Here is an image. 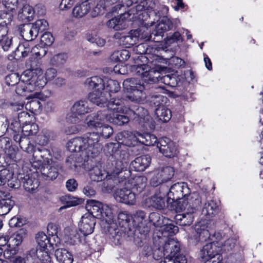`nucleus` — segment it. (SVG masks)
I'll return each instance as SVG.
<instances>
[{"label": "nucleus", "instance_id": "obj_10", "mask_svg": "<svg viewBox=\"0 0 263 263\" xmlns=\"http://www.w3.org/2000/svg\"><path fill=\"white\" fill-rule=\"evenodd\" d=\"M137 72V68H136ZM138 76L141 78V80L136 78H131L125 80L123 83V86L129 94L127 97L132 101H136L139 103H142L146 98L145 93L144 90L145 88L144 83L145 82L141 75L137 73Z\"/></svg>", "mask_w": 263, "mask_h": 263}, {"label": "nucleus", "instance_id": "obj_25", "mask_svg": "<svg viewBox=\"0 0 263 263\" xmlns=\"http://www.w3.org/2000/svg\"><path fill=\"white\" fill-rule=\"evenodd\" d=\"M0 144L5 149L7 158L10 159V161H8V163L16 162L20 159L18 149L14 147L10 146L9 138H2L0 139Z\"/></svg>", "mask_w": 263, "mask_h": 263}, {"label": "nucleus", "instance_id": "obj_24", "mask_svg": "<svg viewBox=\"0 0 263 263\" xmlns=\"http://www.w3.org/2000/svg\"><path fill=\"white\" fill-rule=\"evenodd\" d=\"M96 223V218L90 213H86L81 217L79 230L84 235H89L93 232Z\"/></svg>", "mask_w": 263, "mask_h": 263}, {"label": "nucleus", "instance_id": "obj_22", "mask_svg": "<svg viewBox=\"0 0 263 263\" xmlns=\"http://www.w3.org/2000/svg\"><path fill=\"white\" fill-rule=\"evenodd\" d=\"M150 220L153 222L154 224L158 226H160L161 231H162V234L165 236V234L168 235H172L175 234L178 231V227L175 226L172 222L170 223H166L163 226H161L160 220H163V217H160L159 214L157 213H152L149 215Z\"/></svg>", "mask_w": 263, "mask_h": 263}, {"label": "nucleus", "instance_id": "obj_5", "mask_svg": "<svg viewBox=\"0 0 263 263\" xmlns=\"http://www.w3.org/2000/svg\"><path fill=\"white\" fill-rule=\"evenodd\" d=\"M201 203V197L196 192L192 193L188 198L182 199L177 203V206L174 210L177 212H184L175 216L176 223L181 226H190L193 222V214Z\"/></svg>", "mask_w": 263, "mask_h": 263}, {"label": "nucleus", "instance_id": "obj_47", "mask_svg": "<svg viewBox=\"0 0 263 263\" xmlns=\"http://www.w3.org/2000/svg\"><path fill=\"white\" fill-rule=\"evenodd\" d=\"M33 14V8L28 5H26L18 11V16L22 20L30 21L32 18Z\"/></svg>", "mask_w": 263, "mask_h": 263}, {"label": "nucleus", "instance_id": "obj_27", "mask_svg": "<svg viewBox=\"0 0 263 263\" xmlns=\"http://www.w3.org/2000/svg\"><path fill=\"white\" fill-rule=\"evenodd\" d=\"M89 175L92 181L96 182L101 181L106 178L110 179L108 170L103 169L100 163L89 170Z\"/></svg>", "mask_w": 263, "mask_h": 263}, {"label": "nucleus", "instance_id": "obj_32", "mask_svg": "<svg viewBox=\"0 0 263 263\" xmlns=\"http://www.w3.org/2000/svg\"><path fill=\"white\" fill-rule=\"evenodd\" d=\"M12 45V37L6 27L0 26V46L4 51H8Z\"/></svg>", "mask_w": 263, "mask_h": 263}, {"label": "nucleus", "instance_id": "obj_34", "mask_svg": "<svg viewBox=\"0 0 263 263\" xmlns=\"http://www.w3.org/2000/svg\"><path fill=\"white\" fill-rule=\"evenodd\" d=\"M157 91L156 94L154 93L151 97L150 102L158 107L161 106H164L166 104L167 98L165 96H163L161 93H165L166 89L163 86H159L156 87Z\"/></svg>", "mask_w": 263, "mask_h": 263}, {"label": "nucleus", "instance_id": "obj_2", "mask_svg": "<svg viewBox=\"0 0 263 263\" xmlns=\"http://www.w3.org/2000/svg\"><path fill=\"white\" fill-rule=\"evenodd\" d=\"M123 5H117L114 7V11L119 13L118 9H121L122 7L130 6L133 3L136 5L131 8L128 12L124 13L118 17H115L107 23V26L116 30H120L125 29L128 26V23L134 21L137 19L143 20L141 15H148L147 11L152 8L147 6V0H124Z\"/></svg>", "mask_w": 263, "mask_h": 263}, {"label": "nucleus", "instance_id": "obj_49", "mask_svg": "<svg viewBox=\"0 0 263 263\" xmlns=\"http://www.w3.org/2000/svg\"><path fill=\"white\" fill-rule=\"evenodd\" d=\"M132 219V216L127 212H120L118 216V222L121 227L128 226V223Z\"/></svg>", "mask_w": 263, "mask_h": 263}, {"label": "nucleus", "instance_id": "obj_31", "mask_svg": "<svg viewBox=\"0 0 263 263\" xmlns=\"http://www.w3.org/2000/svg\"><path fill=\"white\" fill-rule=\"evenodd\" d=\"M151 159L148 155H143L136 158L130 164L132 168L137 172L144 171L149 165Z\"/></svg>", "mask_w": 263, "mask_h": 263}, {"label": "nucleus", "instance_id": "obj_17", "mask_svg": "<svg viewBox=\"0 0 263 263\" xmlns=\"http://www.w3.org/2000/svg\"><path fill=\"white\" fill-rule=\"evenodd\" d=\"M174 175V168L166 166L156 170L151 179L150 183L153 186H157L161 183L170 180Z\"/></svg>", "mask_w": 263, "mask_h": 263}, {"label": "nucleus", "instance_id": "obj_44", "mask_svg": "<svg viewBox=\"0 0 263 263\" xmlns=\"http://www.w3.org/2000/svg\"><path fill=\"white\" fill-rule=\"evenodd\" d=\"M120 85L119 83L114 80L109 79L106 81L105 82V88H104V91L102 93H108L109 96L107 97V99L111 97V95L109 92H116L120 89Z\"/></svg>", "mask_w": 263, "mask_h": 263}, {"label": "nucleus", "instance_id": "obj_19", "mask_svg": "<svg viewBox=\"0 0 263 263\" xmlns=\"http://www.w3.org/2000/svg\"><path fill=\"white\" fill-rule=\"evenodd\" d=\"M157 147L160 152L167 157H174L178 153L177 147L174 142L166 137L159 139L157 143Z\"/></svg>", "mask_w": 263, "mask_h": 263}, {"label": "nucleus", "instance_id": "obj_60", "mask_svg": "<svg viewBox=\"0 0 263 263\" xmlns=\"http://www.w3.org/2000/svg\"><path fill=\"white\" fill-rule=\"evenodd\" d=\"M108 231L109 232L110 237L113 241L115 244H117L119 243V241L121 238V234L119 232L118 229L114 228L111 226L109 228Z\"/></svg>", "mask_w": 263, "mask_h": 263}, {"label": "nucleus", "instance_id": "obj_45", "mask_svg": "<svg viewBox=\"0 0 263 263\" xmlns=\"http://www.w3.org/2000/svg\"><path fill=\"white\" fill-rule=\"evenodd\" d=\"M130 57L128 50L124 49L114 51L110 55V59L114 62L125 61Z\"/></svg>", "mask_w": 263, "mask_h": 263}, {"label": "nucleus", "instance_id": "obj_62", "mask_svg": "<svg viewBox=\"0 0 263 263\" xmlns=\"http://www.w3.org/2000/svg\"><path fill=\"white\" fill-rule=\"evenodd\" d=\"M236 240L234 238H229L227 239L222 245V242H220L221 246V250H223L224 251H229L232 250L236 244Z\"/></svg>", "mask_w": 263, "mask_h": 263}, {"label": "nucleus", "instance_id": "obj_41", "mask_svg": "<svg viewBox=\"0 0 263 263\" xmlns=\"http://www.w3.org/2000/svg\"><path fill=\"white\" fill-rule=\"evenodd\" d=\"M158 119L163 122H168L171 118V111L164 106H161L155 110Z\"/></svg>", "mask_w": 263, "mask_h": 263}, {"label": "nucleus", "instance_id": "obj_7", "mask_svg": "<svg viewBox=\"0 0 263 263\" xmlns=\"http://www.w3.org/2000/svg\"><path fill=\"white\" fill-rule=\"evenodd\" d=\"M87 89L92 90L89 94L90 102L100 107L104 106L107 102L108 93H102L105 88V81L101 78L95 76L87 79L84 83Z\"/></svg>", "mask_w": 263, "mask_h": 263}, {"label": "nucleus", "instance_id": "obj_61", "mask_svg": "<svg viewBox=\"0 0 263 263\" xmlns=\"http://www.w3.org/2000/svg\"><path fill=\"white\" fill-rule=\"evenodd\" d=\"M145 217L146 214L144 211L139 210L136 211L134 214L133 217H132V219L135 223H137L139 225V224L142 223L143 221L145 219Z\"/></svg>", "mask_w": 263, "mask_h": 263}, {"label": "nucleus", "instance_id": "obj_36", "mask_svg": "<svg viewBox=\"0 0 263 263\" xmlns=\"http://www.w3.org/2000/svg\"><path fill=\"white\" fill-rule=\"evenodd\" d=\"M103 204L98 201L94 200H89L87 202L86 205V208L89 212L88 213H90L95 218H99L100 215H102L101 210Z\"/></svg>", "mask_w": 263, "mask_h": 263}, {"label": "nucleus", "instance_id": "obj_57", "mask_svg": "<svg viewBox=\"0 0 263 263\" xmlns=\"http://www.w3.org/2000/svg\"><path fill=\"white\" fill-rule=\"evenodd\" d=\"M7 122H6V126H7V129H11L15 133H18L21 129V124L22 123L17 118L12 120L11 123H9V121L7 119Z\"/></svg>", "mask_w": 263, "mask_h": 263}, {"label": "nucleus", "instance_id": "obj_11", "mask_svg": "<svg viewBox=\"0 0 263 263\" xmlns=\"http://www.w3.org/2000/svg\"><path fill=\"white\" fill-rule=\"evenodd\" d=\"M137 73L141 75L143 80L147 84L155 83L161 81L166 85L174 86L175 84V78L170 75H165L161 77L160 72L151 68L147 65L142 64L137 67Z\"/></svg>", "mask_w": 263, "mask_h": 263}, {"label": "nucleus", "instance_id": "obj_20", "mask_svg": "<svg viewBox=\"0 0 263 263\" xmlns=\"http://www.w3.org/2000/svg\"><path fill=\"white\" fill-rule=\"evenodd\" d=\"M174 24L172 21L167 17L164 16L159 24L156 26L155 30L153 31L154 42H160L162 38L164 32L171 30Z\"/></svg>", "mask_w": 263, "mask_h": 263}, {"label": "nucleus", "instance_id": "obj_35", "mask_svg": "<svg viewBox=\"0 0 263 263\" xmlns=\"http://www.w3.org/2000/svg\"><path fill=\"white\" fill-rule=\"evenodd\" d=\"M54 255L59 263H72L73 261V255L66 249H57Z\"/></svg>", "mask_w": 263, "mask_h": 263}, {"label": "nucleus", "instance_id": "obj_37", "mask_svg": "<svg viewBox=\"0 0 263 263\" xmlns=\"http://www.w3.org/2000/svg\"><path fill=\"white\" fill-rule=\"evenodd\" d=\"M37 175L35 173L31 174V176L26 175L23 181V186L25 190L31 192L37 189L39 186V181L36 178Z\"/></svg>", "mask_w": 263, "mask_h": 263}, {"label": "nucleus", "instance_id": "obj_51", "mask_svg": "<svg viewBox=\"0 0 263 263\" xmlns=\"http://www.w3.org/2000/svg\"><path fill=\"white\" fill-rule=\"evenodd\" d=\"M41 105L37 100H33L27 102L25 105V109L32 114H36L41 109Z\"/></svg>", "mask_w": 263, "mask_h": 263}, {"label": "nucleus", "instance_id": "obj_30", "mask_svg": "<svg viewBox=\"0 0 263 263\" xmlns=\"http://www.w3.org/2000/svg\"><path fill=\"white\" fill-rule=\"evenodd\" d=\"M2 3L7 9V12L4 13L2 16H4V23L6 24L10 23L13 18V13L15 11L17 8L18 0H2Z\"/></svg>", "mask_w": 263, "mask_h": 263}, {"label": "nucleus", "instance_id": "obj_3", "mask_svg": "<svg viewBox=\"0 0 263 263\" xmlns=\"http://www.w3.org/2000/svg\"><path fill=\"white\" fill-rule=\"evenodd\" d=\"M195 231L198 237L197 241H204L208 239L212 241L204 245L200 251V256L202 261H208L218 255L221 251V244L219 242L222 237L221 234L220 233H214L211 236L208 221L206 220H202L197 222L195 226Z\"/></svg>", "mask_w": 263, "mask_h": 263}, {"label": "nucleus", "instance_id": "obj_53", "mask_svg": "<svg viewBox=\"0 0 263 263\" xmlns=\"http://www.w3.org/2000/svg\"><path fill=\"white\" fill-rule=\"evenodd\" d=\"M67 58V55L65 53L57 54L50 59V63L52 65L60 66L66 62Z\"/></svg>", "mask_w": 263, "mask_h": 263}, {"label": "nucleus", "instance_id": "obj_9", "mask_svg": "<svg viewBox=\"0 0 263 263\" xmlns=\"http://www.w3.org/2000/svg\"><path fill=\"white\" fill-rule=\"evenodd\" d=\"M30 76L28 73L22 76L21 78L16 73H12L6 77V83L8 85L14 86L17 84L16 92L17 95L26 97V98H38L39 92L33 93V91L28 90V84H32L30 80Z\"/></svg>", "mask_w": 263, "mask_h": 263}, {"label": "nucleus", "instance_id": "obj_13", "mask_svg": "<svg viewBox=\"0 0 263 263\" xmlns=\"http://www.w3.org/2000/svg\"><path fill=\"white\" fill-rule=\"evenodd\" d=\"M42 161L35 168H37L41 174V177L46 180H53L59 175V164L51 158L43 157Z\"/></svg>", "mask_w": 263, "mask_h": 263}, {"label": "nucleus", "instance_id": "obj_4", "mask_svg": "<svg viewBox=\"0 0 263 263\" xmlns=\"http://www.w3.org/2000/svg\"><path fill=\"white\" fill-rule=\"evenodd\" d=\"M105 150L111 157V166L107 167L109 179L121 177L122 182L130 181V171L126 169L129 155L125 149H118V144H107Z\"/></svg>", "mask_w": 263, "mask_h": 263}, {"label": "nucleus", "instance_id": "obj_26", "mask_svg": "<svg viewBox=\"0 0 263 263\" xmlns=\"http://www.w3.org/2000/svg\"><path fill=\"white\" fill-rule=\"evenodd\" d=\"M165 194L159 192L146 198L144 201V204L148 208H153L158 210L162 209L165 206Z\"/></svg>", "mask_w": 263, "mask_h": 263}, {"label": "nucleus", "instance_id": "obj_28", "mask_svg": "<svg viewBox=\"0 0 263 263\" xmlns=\"http://www.w3.org/2000/svg\"><path fill=\"white\" fill-rule=\"evenodd\" d=\"M6 183L11 188H17L19 185L16 179L13 177V173L9 170L3 169L0 171V185Z\"/></svg>", "mask_w": 263, "mask_h": 263}, {"label": "nucleus", "instance_id": "obj_63", "mask_svg": "<svg viewBox=\"0 0 263 263\" xmlns=\"http://www.w3.org/2000/svg\"><path fill=\"white\" fill-rule=\"evenodd\" d=\"M58 232V228L55 224L50 223L48 224L47 233L49 235H50L54 238L55 236H56L57 238H58L57 236Z\"/></svg>", "mask_w": 263, "mask_h": 263}, {"label": "nucleus", "instance_id": "obj_58", "mask_svg": "<svg viewBox=\"0 0 263 263\" xmlns=\"http://www.w3.org/2000/svg\"><path fill=\"white\" fill-rule=\"evenodd\" d=\"M37 33L42 32L47 30L48 27V22L44 19L38 20L34 24H32Z\"/></svg>", "mask_w": 263, "mask_h": 263}, {"label": "nucleus", "instance_id": "obj_39", "mask_svg": "<svg viewBox=\"0 0 263 263\" xmlns=\"http://www.w3.org/2000/svg\"><path fill=\"white\" fill-rule=\"evenodd\" d=\"M60 201L66 205L61 206L60 210L65 209L69 207L78 205L82 203L83 200L82 199L78 198L69 195L62 196L60 198Z\"/></svg>", "mask_w": 263, "mask_h": 263}, {"label": "nucleus", "instance_id": "obj_6", "mask_svg": "<svg viewBox=\"0 0 263 263\" xmlns=\"http://www.w3.org/2000/svg\"><path fill=\"white\" fill-rule=\"evenodd\" d=\"M100 136L97 133H88L82 137H76L67 143V148L70 152H79L86 151L88 157L97 155L101 147L99 143Z\"/></svg>", "mask_w": 263, "mask_h": 263}, {"label": "nucleus", "instance_id": "obj_21", "mask_svg": "<svg viewBox=\"0 0 263 263\" xmlns=\"http://www.w3.org/2000/svg\"><path fill=\"white\" fill-rule=\"evenodd\" d=\"M117 143H109V144H118V149H121V145L132 146H134L137 142V133H132L128 131L119 133L116 137Z\"/></svg>", "mask_w": 263, "mask_h": 263}, {"label": "nucleus", "instance_id": "obj_18", "mask_svg": "<svg viewBox=\"0 0 263 263\" xmlns=\"http://www.w3.org/2000/svg\"><path fill=\"white\" fill-rule=\"evenodd\" d=\"M36 241L38 245L36 249H32L30 250V254L28 255L27 258L29 257H36L38 255V252L48 253L49 250L52 248V244L50 242L48 236L43 232H39L36 236Z\"/></svg>", "mask_w": 263, "mask_h": 263}, {"label": "nucleus", "instance_id": "obj_40", "mask_svg": "<svg viewBox=\"0 0 263 263\" xmlns=\"http://www.w3.org/2000/svg\"><path fill=\"white\" fill-rule=\"evenodd\" d=\"M157 138L153 134L137 133V141L145 145H154L157 142Z\"/></svg>", "mask_w": 263, "mask_h": 263}, {"label": "nucleus", "instance_id": "obj_33", "mask_svg": "<svg viewBox=\"0 0 263 263\" xmlns=\"http://www.w3.org/2000/svg\"><path fill=\"white\" fill-rule=\"evenodd\" d=\"M138 34V31H135V30H132L126 35L119 37V34L117 33L115 34V37L120 39V42L126 47L129 48L139 42L137 38Z\"/></svg>", "mask_w": 263, "mask_h": 263}, {"label": "nucleus", "instance_id": "obj_59", "mask_svg": "<svg viewBox=\"0 0 263 263\" xmlns=\"http://www.w3.org/2000/svg\"><path fill=\"white\" fill-rule=\"evenodd\" d=\"M53 36L50 32H46L41 36V42L42 45L50 46L53 43Z\"/></svg>", "mask_w": 263, "mask_h": 263}, {"label": "nucleus", "instance_id": "obj_43", "mask_svg": "<svg viewBox=\"0 0 263 263\" xmlns=\"http://www.w3.org/2000/svg\"><path fill=\"white\" fill-rule=\"evenodd\" d=\"M14 205V201L10 198L0 200V215L7 214Z\"/></svg>", "mask_w": 263, "mask_h": 263}, {"label": "nucleus", "instance_id": "obj_14", "mask_svg": "<svg viewBox=\"0 0 263 263\" xmlns=\"http://www.w3.org/2000/svg\"><path fill=\"white\" fill-rule=\"evenodd\" d=\"M190 194V189L185 182H178L174 184L170 189L167 194V201L173 202V205L176 208L177 203L181 199L188 198L191 194Z\"/></svg>", "mask_w": 263, "mask_h": 263}, {"label": "nucleus", "instance_id": "obj_38", "mask_svg": "<svg viewBox=\"0 0 263 263\" xmlns=\"http://www.w3.org/2000/svg\"><path fill=\"white\" fill-rule=\"evenodd\" d=\"M219 210L218 203L216 201L211 200L205 203L202 211V214L206 216L208 218L213 217Z\"/></svg>", "mask_w": 263, "mask_h": 263}, {"label": "nucleus", "instance_id": "obj_50", "mask_svg": "<svg viewBox=\"0 0 263 263\" xmlns=\"http://www.w3.org/2000/svg\"><path fill=\"white\" fill-rule=\"evenodd\" d=\"M31 263H52V262L49 253L39 251L38 255H36L35 259H32Z\"/></svg>", "mask_w": 263, "mask_h": 263}, {"label": "nucleus", "instance_id": "obj_56", "mask_svg": "<svg viewBox=\"0 0 263 263\" xmlns=\"http://www.w3.org/2000/svg\"><path fill=\"white\" fill-rule=\"evenodd\" d=\"M104 9V1H101L92 8L91 11L90 10V14L92 17H96L102 14Z\"/></svg>", "mask_w": 263, "mask_h": 263}, {"label": "nucleus", "instance_id": "obj_12", "mask_svg": "<svg viewBox=\"0 0 263 263\" xmlns=\"http://www.w3.org/2000/svg\"><path fill=\"white\" fill-rule=\"evenodd\" d=\"M163 252L159 256H165V260L161 263H187L186 257L179 253L180 244L174 239H169L164 245Z\"/></svg>", "mask_w": 263, "mask_h": 263}, {"label": "nucleus", "instance_id": "obj_46", "mask_svg": "<svg viewBox=\"0 0 263 263\" xmlns=\"http://www.w3.org/2000/svg\"><path fill=\"white\" fill-rule=\"evenodd\" d=\"M102 215H100V219L105 220L108 224H112L114 222V216L112 210L108 205L104 204L101 210Z\"/></svg>", "mask_w": 263, "mask_h": 263}, {"label": "nucleus", "instance_id": "obj_15", "mask_svg": "<svg viewBox=\"0 0 263 263\" xmlns=\"http://www.w3.org/2000/svg\"><path fill=\"white\" fill-rule=\"evenodd\" d=\"M91 111L87 101L81 100L76 102L71 109V112L66 117L67 122L73 124L79 123L82 115Z\"/></svg>", "mask_w": 263, "mask_h": 263}, {"label": "nucleus", "instance_id": "obj_29", "mask_svg": "<svg viewBox=\"0 0 263 263\" xmlns=\"http://www.w3.org/2000/svg\"><path fill=\"white\" fill-rule=\"evenodd\" d=\"M93 5L91 3L83 2L77 5L72 10V16L76 18H81L89 12Z\"/></svg>", "mask_w": 263, "mask_h": 263}, {"label": "nucleus", "instance_id": "obj_64", "mask_svg": "<svg viewBox=\"0 0 263 263\" xmlns=\"http://www.w3.org/2000/svg\"><path fill=\"white\" fill-rule=\"evenodd\" d=\"M30 254V251L26 254L25 258L21 256L16 257L13 261V263H31L32 259H35V257H29L27 258L28 255Z\"/></svg>", "mask_w": 263, "mask_h": 263}, {"label": "nucleus", "instance_id": "obj_48", "mask_svg": "<svg viewBox=\"0 0 263 263\" xmlns=\"http://www.w3.org/2000/svg\"><path fill=\"white\" fill-rule=\"evenodd\" d=\"M36 30L32 25H28L24 29L22 36L25 37L26 40L32 41L35 39L39 34Z\"/></svg>", "mask_w": 263, "mask_h": 263}, {"label": "nucleus", "instance_id": "obj_16", "mask_svg": "<svg viewBox=\"0 0 263 263\" xmlns=\"http://www.w3.org/2000/svg\"><path fill=\"white\" fill-rule=\"evenodd\" d=\"M124 184L127 186L117 190L114 194L115 199L120 202L128 205H134L136 202V194L131 191L133 184L131 180L124 181Z\"/></svg>", "mask_w": 263, "mask_h": 263}, {"label": "nucleus", "instance_id": "obj_52", "mask_svg": "<svg viewBox=\"0 0 263 263\" xmlns=\"http://www.w3.org/2000/svg\"><path fill=\"white\" fill-rule=\"evenodd\" d=\"M30 52H31V50L29 44L25 43L18 45L15 51V54L18 57L21 55L23 58H25L28 55Z\"/></svg>", "mask_w": 263, "mask_h": 263}, {"label": "nucleus", "instance_id": "obj_23", "mask_svg": "<svg viewBox=\"0 0 263 263\" xmlns=\"http://www.w3.org/2000/svg\"><path fill=\"white\" fill-rule=\"evenodd\" d=\"M25 151L29 154L33 153L32 158L30 160V163L34 168H35L40 164L42 161L41 158H43V157H45L47 155L50 156V152L48 149H35L34 146L30 143L28 144L27 147L25 148Z\"/></svg>", "mask_w": 263, "mask_h": 263}, {"label": "nucleus", "instance_id": "obj_42", "mask_svg": "<svg viewBox=\"0 0 263 263\" xmlns=\"http://www.w3.org/2000/svg\"><path fill=\"white\" fill-rule=\"evenodd\" d=\"M135 31H138V36H137L138 40L140 41H153V35L154 34L153 32L151 33V29L146 26H141L137 29H135Z\"/></svg>", "mask_w": 263, "mask_h": 263}, {"label": "nucleus", "instance_id": "obj_55", "mask_svg": "<svg viewBox=\"0 0 263 263\" xmlns=\"http://www.w3.org/2000/svg\"><path fill=\"white\" fill-rule=\"evenodd\" d=\"M25 231L23 229H20L9 238V241L12 242L13 245L17 246L22 243Z\"/></svg>", "mask_w": 263, "mask_h": 263}, {"label": "nucleus", "instance_id": "obj_54", "mask_svg": "<svg viewBox=\"0 0 263 263\" xmlns=\"http://www.w3.org/2000/svg\"><path fill=\"white\" fill-rule=\"evenodd\" d=\"M47 51V48L43 47L42 45H37L32 48L31 53L35 58L41 59L46 55Z\"/></svg>", "mask_w": 263, "mask_h": 263}, {"label": "nucleus", "instance_id": "obj_1", "mask_svg": "<svg viewBox=\"0 0 263 263\" xmlns=\"http://www.w3.org/2000/svg\"><path fill=\"white\" fill-rule=\"evenodd\" d=\"M124 100L112 98L105 105L107 108L99 111L87 116V124L91 128H101L105 122H109L118 125H122L129 122V118L138 121L145 128L151 127L152 118L147 110L139 107L136 112L129 108L123 107Z\"/></svg>", "mask_w": 263, "mask_h": 263}, {"label": "nucleus", "instance_id": "obj_8", "mask_svg": "<svg viewBox=\"0 0 263 263\" xmlns=\"http://www.w3.org/2000/svg\"><path fill=\"white\" fill-rule=\"evenodd\" d=\"M29 74L31 76L32 84H28L27 88L34 93L43 88L47 82L53 80L57 76V71L53 68H49L44 73L41 68H36L29 71Z\"/></svg>", "mask_w": 263, "mask_h": 263}]
</instances>
